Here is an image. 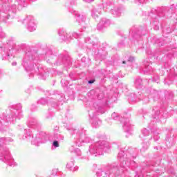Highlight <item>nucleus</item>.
<instances>
[{
  "label": "nucleus",
  "instance_id": "nucleus-1",
  "mask_svg": "<svg viewBox=\"0 0 177 177\" xmlns=\"http://www.w3.org/2000/svg\"><path fill=\"white\" fill-rule=\"evenodd\" d=\"M109 151H110V145L106 141L95 142L89 147L90 154H94L95 157L97 156H103L104 153H109Z\"/></svg>",
  "mask_w": 177,
  "mask_h": 177
},
{
  "label": "nucleus",
  "instance_id": "nucleus-2",
  "mask_svg": "<svg viewBox=\"0 0 177 177\" xmlns=\"http://www.w3.org/2000/svg\"><path fill=\"white\" fill-rule=\"evenodd\" d=\"M24 24H26V28L30 32H32V31H35L37 30V21L32 15H28L26 17V18L24 20Z\"/></svg>",
  "mask_w": 177,
  "mask_h": 177
},
{
  "label": "nucleus",
  "instance_id": "nucleus-3",
  "mask_svg": "<svg viewBox=\"0 0 177 177\" xmlns=\"http://www.w3.org/2000/svg\"><path fill=\"white\" fill-rule=\"evenodd\" d=\"M32 143L36 146H39L41 143H46V137L42 134L35 136L32 137Z\"/></svg>",
  "mask_w": 177,
  "mask_h": 177
},
{
  "label": "nucleus",
  "instance_id": "nucleus-4",
  "mask_svg": "<svg viewBox=\"0 0 177 177\" xmlns=\"http://www.w3.org/2000/svg\"><path fill=\"white\" fill-rule=\"evenodd\" d=\"M4 162L8 164V165H10V167H16L17 165V163L15 162V160L12 158V156H10V153L9 151H6L4 153Z\"/></svg>",
  "mask_w": 177,
  "mask_h": 177
},
{
  "label": "nucleus",
  "instance_id": "nucleus-5",
  "mask_svg": "<svg viewBox=\"0 0 177 177\" xmlns=\"http://www.w3.org/2000/svg\"><path fill=\"white\" fill-rule=\"evenodd\" d=\"M110 24H111L110 20L104 18L102 19L100 23L97 24V28L98 30H102V28H106V27H109Z\"/></svg>",
  "mask_w": 177,
  "mask_h": 177
},
{
  "label": "nucleus",
  "instance_id": "nucleus-6",
  "mask_svg": "<svg viewBox=\"0 0 177 177\" xmlns=\"http://www.w3.org/2000/svg\"><path fill=\"white\" fill-rule=\"evenodd\" d=\"M74 15L75 16L76 21L78 23H84V21H85V19H86L85 15L80 14L78 11H74Z\"/></svg>",
  "mask_w": 177,
  "mask_h": 177
},
{
  "label": "nucleus",
  "instance_id": "nucleus-7",
  "mask_svg": "<svg viewBox=\"0 0 177 177\" xmlns=\"http://www.w3.org/2000/svg\"><path fill=\"white\" fill-rule=\"evenodd\" d=\"M66 168L73 171V172L75 171H78V167L74 165V161H70L66 164Z\"/></svg>",
  "mask_w": 177,
  "mask_h": 177
},
{
  "label": "nucleus",
  "instance_id": "nucleus-8",
  "mask_svg": "<svg viewBox=\"0 0 177 177\" xmlns=\"http://www.w3.org/2000/svg\"><path fill=\"white\" fill-rule=\"evenodd\" d=\"M123 128L126 132H129V131H132L133 126L129 123V120H127L124 122Z\"/></svg>",
  "mask_w": 177,
  "mask_h": 177
},
{
  "label": "nucleus",
  "instance_id": "nucleus-9",
  "mask_svg": "<svg viewBox=\"0 0 177 177\" xmlns=\"http://www.w3.org/2000/svg\"><path fill=\"white\" fill-rule=\"evenodd\" d=\"M142 71L144 74H149L151 71V66H150V63L147 62L144 64L142 66Z\"/></svg>",
  "mask_w": 177,
  "mask_h": 177
},
{
  "label": "nucleus",
  "instance_id": "nucleus-10",
  "mask_svg": "<svg viewBox=\"0 0 177 177\" xmlns=\"http://www.w3.org/2000/svg\"><path fill=\"white\" fill-rule=\"evenodd\" d=\"M100 15H102V11H100V10H97V9L93 10V11L91 12V16L94 19H97V17H99V16Z\"/></svg>",
  "mask_w": 177,
  "mask_h": 177
},
{
  "label": "nucleus",
  "instance_id": "nucleus-11",
  "mask_svg": "<svg viewBox=\"0 0 177 177\" xmlns=\"http://www.w3.org/2000/svg\"><path fill=\"white\" fill-rule=\"evenodd\" d=\"M9 142H12L10 138H0V147L3 146V145H7Z\"/></svg>",
  "mask_w": 177,
  "mask_h": 177
},
{
  "label": "nucleus",
  "instance_id": "nucleus-12",
  "mask_svg": "<svg viewBox=\"0 0 177 177\" xmlns=\"http://www.w3.org/2000/svg\"><path fill=\"white\" fill-rule=\"evenodd\" d=\"M103 8H104V10H110V9H111V8H113V3H111V2H110V1L104 3L103 4Z\"/></svg>",
  "mask_w": 177,
  "mask_h": 177
},
{
  "label": "nucleus",
  "instance_id": "nucleus-13",
  "mask_svg": "<svg viewBox=\"0 0 177 177\" xmlns=\"http://www.w3.org/2000/svg\"><path fill=\"white\" fill-rule=\"evenodd\" d=\"M25 132L26 133L25 137H23V139H30V138H31V133L30 132V131L28 130H24Z\"/></svg>",
  "mask_w": 177,
  "mask_h": 177
},
{
  "label": "nucleus",
  "instance_id": "nucleus-14",
  "mask_svg": "<svg viewBox=\"0 0 177 177\" xmlns=\"http://www.w3.org/2000/svg\"><path fill=\"white\" fill-rule=\"evenodd\" d=\"M17 2L20 6H24V3H26V0H17Z\"/></svg>",
  "mask_w": 177,
  "mask_h": 177
},
{
  "label": "nucleus",
  "instance_id": "nucleus-15",
  "mask_svg": "<svg viewBox=\"0 0 177 177\" xmlns=\"http://www.w3.org/2000/svg\"><path fill=\"white\" fill-rule=\"evenodd\" d=\"M142 132L145 136H147V135H149V131L146 129H143Z\"/></svg>",
  "mask_w": 177,
  "mask_h": 177
},
{
  "label": "nucleus",
  "instance_id": "nucleus-16",
  "mask_svg": "<svg viewBox=\"0 0 177 177\" xmlns=\"http://www.w3.org/2000/svg\"><path fill=\"white\" fill-rule=\"evenodd\" d=\"M136 85L138 86V85H142V79H138L136 81Z\"/></svg>",
  "mask_w": 177,
  "mask_h": 177
},
{
  "label": "nucleus",
  "instance_id": "nucleus-17",
  "mask_svg": "<svg viewBox=\"0 0 177 177\" xmlns=\"http://www.w3.org/2000/svg\"><path fill=\"white\" fill-rule=\"evenodd\" d=\"M136 3H145L146 0H135Z\"/></svg>",
  "mask_w": 177,
  "mask_h": 177
},
{
  "label": "nucleus",
  "instance_id": "nucleus-18",
  "mask_svg": "<svg viewBox=\"0 0 177 177\" xmlns=\"http://www.w3.org/2000/svg\"><path fill=\"white\" fill-rule=\"evenodd\" d=\"M53 146H54V147H59V142L57 141H54L53 142Z\"/></svg>",
  "mask_w": 177,
  "mask_h": 177
},
{
  "label": "nucleus",
  "instance_id": "nucleus-19",
  "mask_svg": "<svg viewBox=\"0 0 177 177\" xmlns=\"http://www.w3.org/2000/svg\"><path fill=\"white\" fill-rule=\"evenodd\" d=\"M39 103H41V104H45L46 103V100H45V99L42 98L40 101Z\"/></svg>",
  "mask_w": 177,
  "mask_h": 177
},
{
  "label": "nucleus",
  "instance_id": "nucleus-20",
  "mask_svg": "<svg viewBox=\"0 0 177 177\" xmlns=\"http://www.w3.org/2000/svg\"><path fill=\"white\" fill-rule=\"evenodd\" d=\"M115 115H117V113H114L112 114V117L114 120H118V117L116 116L115 118Z\"/></svg>",
  "mask_w": 177,
  "mask_h": 177
},
{
  "label": "nucleus",
  "instance_id": "nucleus-21",
  "mask_svg": "<svg viewBox=\"0 0 177 177\" xmlns=\"http://www.w3.org/2000/svg\"><path fill=\"white\" fill-rule=\"evenodd\" d=\"M59 138H60V135H59V134H55L54 135V138L55 139H59Z\"/></svg>",
  "mask_w": 177,
  "mask_h": 177
},
{
  "label": "nucleus",
  "instance_id": "nucleus-22",
  "mask_svg": "<svg viewBox=\"0 0 177 177\" xmlns=\"http://www.w3.org/2000/svg\"><path fill=\"white\" fill-rule=\"evenodd\" d=\"M133 60H135V58L133 57H130L128 59V62H133Z\"/></svg>",
  "mask_w": 177,
  "mask_h": 177
},
{
  "label": "nucleus",
  "instance_id": "nucleus-23",
  "mask_svg": "<svg viewBox=\"0 0 177 177\" xmlns=\"http://www.w3.org/2000/svg\"><path fill=\"white\" fill-rule=\"evenodd\" d=\"M11 10H12V12H16V6H13L12 8H11Z\"/></svg>",
  "mask_w": 177,
  "mask_h": 177
},
{
  "label": "nucleus",
  "instance_id": "nucleus-24",
  "mask_svg": "<svg viewBox=\"0 0 177 177\" xmlns=\"http://www.w3.org/2000/svg\"><path fill=\"white\" fill-rule=\"evenodd\" d=\"M52 175H53L55 176V175H56V174H57V170H53L52 171Z\"/></svg>",
  "mask_w": 177,
  "mask_h": 177
},
{
  "label": "nucleus",
  "instance_id": "nucleus-25",
  "mask_svg": "<svg viewBox=\"0 0 177 177\" xmlns=\"http://www.w3.org/2000/svg\"><path fill=\"white\" fill-rule=\"evenodd\" d=\"M83 1H84V2L89 3V2H93V1H95V0H83Z\"/></svg>",
  "mask_w": 177,
  "mask_h": 177
},
{
  "label": "nucleus",
  "instance_id": "nucleus-26",
  "mask_svg": "<svg viewBox=\"0 0 177 177\" xmlns=\"http://www.w3.org/2000/svg\"><path fill=\"white\" fill-rule=\"evenodd\" d=\"M112 13L113 15H117V16H120V14H117V12L114 11V10H112Z\"/></svg>",
  "mask_w": 177,
  "mask_h": 177
},
{
  "label": "nucleus",
  "instance_id": "nucleus-27",
  "mask_svg": "<svg viewBox=\"0 0 177 177\" xmlns=\"http://www.w3.org/2000/svg\"><path fill=\"white\" fill-rule=\"evenodd\" d=\"M73 37H75V38H77V37H78V35L77 33H73Z\"/></svg>",
  "mask_w": 177,
  "mask_h": 177
},
{
  "label": "nucleus",
  "instance_id": "nucleus-28",
  "mask_svg": "<svg viewBox=\"0 0 177 177\" xmlns=\"http://www.w3.org/2000/svg\"><path fill=\"white\" fill-rule=\"evenodd\" d=\"M94 81L93 80H90L88 81V84H93Z\"/></svg>",
  "mask_w": 177,
  "mask_h": 177
},
{
  "label": "nucleus",
  "instance_id": "nucleus-29",
  "mask_svg": "<svg viewBox=\"0 0 177 177\" xmlns=\"http://www.w3.org/2000/svg\"><path fill=\"white\" fill-rule=\"evenodd\" d=\"M16 64H17V63H16V62H12V66H16Z\"/></svg>",
  "mask_w": 177,
  "mask_h": 177
},
{
  "label": "nucleus",
  "instance_id": "nucleus-30",
  "mask_svg": "<svg viewBox=\"0 0 177 177\" xmlns=\"http://www.w3.org/2000/svg\"><path fill=\"white\" fill-rule=\"evenodd\" d=\"M121 154H122V151H121L120 153H119L118 157H121Z\"/></svg>",
  "mask_w": 177,
  "mask_h": 177
},
{
  "label": "nucleus",
  "instance_id": "nucleus-31",
  "mask_svg": "<svg viewBox=\"0 0 177 177\" xmlns=\"http://www.w3.org/2000/svg\"><path fill=\"white\" fill-rule=\"evenodd\" d=\"M2 156H3V153H1V155L0 156V160H3V158H2Z\"/></svg>",
  "mask_w": 177,
  "mask_h": 177
},
{
  "label": "nucleus",
  "instance_id": "nucleus-32",
  "mask_svg": "<svg viewBox=\"0 0 177 177\" xmlns=\"http://www.w3.org/2000/svg\"><path fill=\"white\" fill-rule=\"evenodd\" d=\"M125 63H126L125 61H123V64H125Z\"/></svg>",
  "mask_w": 177,
  "mask_h": 177
},
{
  "label": "nucleus",
  "instance_id": "nucleus-33",
  "mask_svg": "<svg viewBox=\"0 0 177 177\" xmlns=\"http://www.w3.org/2000/svg\"><path fill=\"white\" fill-rule=\"evenodd\" d=\"M32 2H34V1H37V0H31Z\"/></svg>",
  "mask_w": 177,
  "mask_h": 177
},
{
  "label": "nucleus",
  "instance_id": "nucleus-34",
  "mask_svg": "<svg viewBox=\"0 0 177 177\" xmlns=\"http://www.w3.org/2000/svg\"><path fill=\"white\" fill-rule=\"evenodd\" d=\"M10 121H15V120H13V119L12 120H10Z\"/></svg>",
  "mask_w": 177,
  "mask_h": 177
}]
</instances>
